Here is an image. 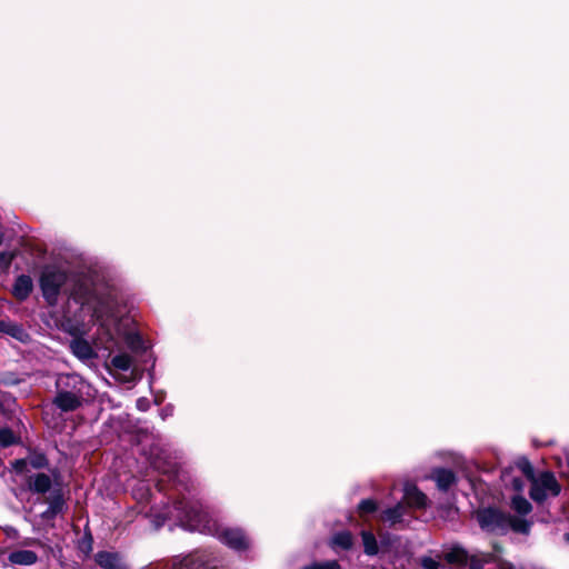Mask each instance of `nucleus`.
<instances>
[{
    "label": "nucleus",
    "instance_id": "f257e3e1",
    "mask_svg": "<svg viewBox=\"0 0 569 569\" xmlns=\"http://www.w3.org/2000/svg\"><path fill=\"white\" fill-rule=\"evenodd\" d=\"M52 405L62 412L78 410L83 402L82 379L78 375H62L56 381Z\"/></svg>",
    "mask_w": 569,
    "mask_h": 569
},
{
    "label": "nucleus",
    "instance_id": "f03ea898",
    "mask_svg": "<svg viewBox=\"0 0 569 569\" xmlns=\"http://www.w3.org/2000/svg\"><path fill=\"white\" fill-rule=\"evenodd\" d=\"M68 280V272L56 266H46L39 278V286L44 300L53 306L57 303L61 288Z\"/></svg>",
    "mask_w": 569,
    "mask_h": 569
},
{
    "label": "nucleus",
    "instance_id": "7ed1b4c3",
    "mask_svg": "<svg viewBox=\"0 0 569 569\" xmlns=\"http://www.w3.org/2000/svg\"><path fill=\"white\" fill-rule=\"evenodd\" d=\"M507 512L495 506L479 508L476 511V519L479 527L490 533H507Z\"/></svg>",
    "mask_w": 569,
    "mask_h": 569
},
{
    "label": "nucleus",
    "instance_id": "20e7f679",
    "mask_svg": "<svg viewBox=\"0 0 569 569\" xmlns=\"http://www.w3.org/2000/svg\"><path fill=\"white\" fill-rule=\"evenodd\" d=\"M48 508L41 513L43 520H53L67 510V499L62 488H53L46 497Z\"/></svg>",
    "mask_w": 569,
    "mask_h": 569
},
{
    "label": "nucleus",
    "instance_id": "39448f33",
    "mask_svg": "<svg viewBox=\"0 0 569 569\" xmlns=\"http://www.w3.org/2000/svg\"><path fill=\"white\" fill-rule=\"evenodd\" d=\"M219 539L222 543L237 551H244L249 548L247 536L242 529L226 528L219 532Z\"/></svg>",
    "mask_w": 569,
    "mask_h": 569
},
{
    "label": "nucleus",
    "instance_id": "423d86ee",
    "mask_svg": "<svg viewBox=\"0 0 569 569\" xmlns=\"http://www.w3.org/2000/svg\"><path fill=\"white\" fill-rule=\"evenodd\" d=\"M94 560L102 569H129L126 558L120 552L101 550L96 553Z\"/></svg>",
    "mask_w": 569,
    "mask_h": 569
},
{
    "label": "nucleus",
    "instance_id": "0eeeda50",
    "mask_svg": "<svg viewBox=\"0 0 569 569\" xmlns=\"http://www.w3.org/2000/svg\"><path fill=\"white\" fill-rule=\"evenodd\" d=\"M428 497L413 483H407L403 489V505L406 508L426 509Z\"/></svg>",
    "mask_w": 569,
    "mask_h": 569
},
{
    "label": "nucleus",
    "instance_id": "6e6552de",
    "mask_svg": "<svg viewBox=\"0 0 569 569\" xmlns=\"http://www.w3.org/2000/svg\"><path fill=\"white\" fill-rule=\"evenodd\" d=\"M28 489L32 493L37 495H46L51 492L53 489L51 477L44 472H38L29 476L27 478Z\"/></svg>",
    "mask_w": 569,
    "mask_h": 569
},
{
    "label": "nucleus",
    "instance_id": "1a4fd4ad",
    "mask_svg": "<svg viewBox=\"0 0 569 569\" xmlns=\"http://www.w3.org/2000/svg\"><path fill=\"white\" fill-rule=\"evenodd\" d=\"M33 290V282L30 276L20 274L16 278L11 295L17 301H26Z\"/></svg>",
    "mask_w": 569,
    "mask_h": 569
},
{
    "label": "nucleus",
    "instance_id": "9d476101",
    "mask_svg": "<svg viewBox=\"0 0 569 569\" xmlns=\"http://www.w3.org/2000/svg\"><path fill=\"white\" fill-rule=\"evenodd\" d=\"M71 296L78 303L84 305L89 302L93 297L90 280L87 277H78L74 281Z\"/></svg>",
    "mask_w": 569,
    "mask_h": 569
},
{
    "label": "nucleus",
    "instance_id": "9b49d317",
    "mask_svg": "<svg viewBox=\"0 0 569 569\" xmlns=\"http://www.w3.org/2000/svg\"><path fill=\"white\" fill-rule=\"evenodd\" d=\"M430 478L436 481L437 488L443 492L448 491L457 482L456 473L451 469L442 467L435 468Z\"/></svg>",
    "mask_w": 569,
    "mask_h": 569
},
{
    "label": "nucleus",
    "instance_id": "f8f14e48",
    "mask_svg": "<svg viewBox=\"0 0 569 569\" xmlns=\"http://www.w3.org/2000/svg\"><path fill=\"white\" fill-rule=\"evenodd\" d=\"M70 349L73 356L80 360H91L97 357V352L90 342L82 337L73 338L70 342Z\"/></svg>",
    "mask_w": 569,
    "mask_h": 569
},
{
    "label": "nucleus",
    "instance_id": "ddd939ff",
    "mask_svg": "<svg viewBox=\"0 0 569 569\" xmlns=\"http://www.w3.org/2000/svg\"><path fill=\"white\" fill-rule=\"evenodd\" d=\"M174 508L179 511H181L183 519L191 526L197 527L201 520H202V512L200 509L191 505L189 502H186L183 500H179L174 503Z\"/></svg>",
    "mask_w": 569,
    "mask_h": 569
},
{
    "label": "nucleus",
    "instance_id": "4468645a",
    "mask_svg": "<svg viewBox=\"0 0 569 569\" xmlns=\"http://www.w3.org/2000/svg\"><path fill=\"white\" fill-rule=\"evenodd\" d=\"M533 481L552 497H557L561 492V485L558 482L552 471H542L539 478L536 477Z\"/></svg>",
    "mask_w": 569,
    "mask_h": 569
},
{
    "label": "nucleus",
    "instance_id": "2eb2a0df",
    "mask_svg": "<svg viewBox=\"0 0 569 569\" xmlns=\"http://www.w3.org/2000/svg\"><path fill=\"white\" fill-rule=\"evenodd\" d=\"M151 466L156 471L167 476L169 479H173L178 475L179 468L177 462L168 458H163L160 455H157L151 459Z\"/></svg>",
    "mask_w": 569,
    "mask_h": 569
},
{
    "label": "nucleus",
    "instance_id": "dca6fc26",
    "mask_svg": "<svg viewBox=\"0 0 569 569\" xmlns=\"http://www.w3.org/2000/svg\"><path fill=\"white\" fill-rule=\"evenodd\" d=\"M405 512L406 506L400 501L393 507L385 509L380 515V519L385 522H389L390 527H395L397 523L402 522Z\"/></svg>",
    "mask_w": 569,
    "mask_h": 569
},
{
    "label": "nucleus",
    "instance_id": "f3484780",
    "mask_svg": "<svg viewBox=\"0 0 569 569\" xmlns=\"http://www.w3.org/2000/svg\"><path fill=\"white\" fill-rule=\"evenodd\" d=\"M9 561L13 565L31 566L38 561V555L27 549L14 550L9 553Z\"/></svg>",
    "mask_w": 569,
    "mask_h": 569
},
{
    "label": "nucleus",
    "instance_id": "a211bd4d",
    "mask_svg": "<svg viewBox=\"0 0 569 569\" xmlns=\"http://www.w3.org/2000/svg\"><path fill=\"white\" fill-rule=\"evenodd\" d=\"M531 522L525 518L508 515L507 530L511 529L513 532L528 535L531 529Z\"/></svg>",
    "mask_w": 569,
    "mask_h": 569
},
{
    "label": "nucleus",
    "instance_id": "6ab92c4d",
    "mask_svg": "<svg viewBox=\"0 0 569 569\" xmlns=\"http://www.w3.org/2000/svg\"><path fill=\"white\" fill-rule=\"evenodd\" d=\"M379 510V503L373 498L362 499L357 506V512L362 520H367L368 516Z\"/></svg>",
    "mask_w": 569,
    "mask_h": 569
},
{
    "label": "nucleus",
    "instance_id": "aec40b11",
    "mask_svg": "<svg viewBox=\"0 0 569 569\" xmlns=\"http://www.w3.org/2000/svg\"><path fill=\"white\" fill-rule=\"evenodd\" d=\"M363 551L367 556H376L379 552V543L371 531H361Z\"/></svg>",
    "mask_w": 569,
    "mask_h": 569
},
{
    "label": "nucleus",
    "instance_id": "412c9836",
    "mask_svg": "<svg viewBox=\"0 0 569 569\" xmlns=\"http://www.w3.org/2000/svg\"><path fill=\"white\" fill-rule=\"evenodd\" d=\"M29 465L37 470L49 469V459L42 451L32 450L28 455Z\"/></svg>",
    "mask_w": 569,
    "mask_h": 569
},
{
    "label": "nucleus",
    "instance_id": "4be33fe9",
    "mask_svg": "<svg viewBox=\"0 0 569 569\" xmlns=\"http://www.w3.org/2000/svg\"><path fill=\"white\" fill-rule=\"evenodd\" d=\"M510 506L520 516H527L532 511L531 503L521 495L513 496Z\"/></svg>",
    "mask_w": 569,
    "mask_h": 569
},
{
    "label": "nucleus",
    "instance_id": "5701e85b",
    "mask_svg": "<svg viewBox=\"0 0 569 569\" xmlns=\"http://www.w3.org/2000/svg\"><path fill=\"white\" fill-rule=\"evenodd\" d=\"M332 542L343 550H350L353 546V538L350 531H340L333 536Z\"/></svg>",
    "mask_w": 569,
    "mask_h": 569
},
{
    "label": "nucleus",
    "instance_id": "b1692460",
    "mask_svg": "<svg viewBox=\"0 0 569 569\" xmlns=\"http://www.w3.org/2000/svg\"><path fill=\"white\" fill-rule=\"evenodd\" d=\"M446 560L449 563L465 565L468 561V553L462 548H452L447 555Z\"/></svg>",
    "mask_w": 569,
    "mask_h": 569
},
{
    "label": "nucleus",
    "instance_id": "393cba45",
    "mask_svg": "<svg viewBox=\"0 0 569 569\" xmlns=\"http://www.w3.org/2000/svg\"><path fill=\"white\" fill-rule=\"evenodd\" d=\"M516 466L529 481L535 480V478H536L535 468L527 457H520L516 461Z\"/></svg>",
    "mask_w": 569,
    "mask_h": 569
},
{
    "label": "nucleus",
    "instance_id": "a878e982",
    "mask_svg": "<svg viewBox=\"0 0 569 569\" xmlns=\"http://www.w3.org/2000/svg\"><path fill=\"white\" fill-rule=\"evenodd\" d=\"M19 442V438L14 435L10 428H0V446L2 448H9Z\"/></svg>",
    "mask_w": 569,
    "mask_h": 569
},
{
    "label": "nucleus",
    "instance_id": "bb28decb",
    "mask_svg": "<svg viewBox=\"0 0 569 569\" xmlns=\"http://www.w3.org/2000/svg\"><path fill=\"white\" fill-rule=\"evenodd\" d=\"M111 363L114 368L127 371L132 365V358L128 353H119L113 356Z\"/></svg>",
    "mask_w": 569,
    "mask_h": 569
},
{
    "label": "nucleus",
    "instance_id": "cd10ccee",
    "mask_svg": "<svg viewBox=\"0 0 569 569\" xmlns=\"http://www.w3.org/2000/svg\"><path fill=\"white\" fill-rule=\"evenodd\" d=\"M4 333L9 335L10 337H12L21 342H24L26 339L28 338V333L26 332L23 327L21 325L12 323V322H10L8 328L4 329Z\"/></svg>",
    "mask_w": 569,
    "mask_h": 569
},
{
    "label": "nucleus",
    "instance_id": "c85d7f7f",
    "mask_svg": "<svg viewBox=\"0 0 569 569\" xmlns=\"http://www.w3.org/2000/svg\"><path fill=\"white\" fill-rule=\"evenodd\" d=\"M531 482V487H530V490H529V496L530 498L538 502V503H542L543 501H546L547 499V496H548V492L545 491L539 485H537L535 481H530Z\"/></svg>",
    "mask_w": 569,
    "mask_h": 569
},
{
    "label": "nucleus",
    "instance_id": "c756f323",
    "mask_svg": "<svg viewBox=\"0 0 569 569\" xmlns=\"http://www.w3.org/2000/svg\"><path fill=\"white\" fill-rule=\"evenodd\" d=\"M14 257L16 254L13 252H0V271H7L10 268Z\"/></svg>",
    "mask_w": 569,
    "mask_h": 569
},
{
    "label": "nucleus",
    "instance_id": "7c9ffc66",
    "mask_svg": "<svg viewBox=\"0 0 569 569\" xmlns=\"http://www.w3.org/2000/svg\"><path fill=\"white\" fill-rule=\"evenodd\" d=\"M28 458L16 459L11 461V468L14 472L21 475L28 471Z\"/></svg>",
    "mask_w": 569,
    "mask_h": 569
},
{
    "label": "nucleus",
    "instance_id": "2f4dec72",
    "mask_svg": "<svg viewBox=\"0 0 569 569\" xmlns=\"http://www.w3.org/2000/svg\"><path fill=\"white\" fill-rule=\"evenodd\" d=\"M50 471V477H51V480H52V487L53 488H62V476H61V472L60 470L54 467L52 469H49Z\"/></svg>",
    "mask_w": 569,
    "mask_h": 569
},
{
    "label": "nucleus",
    "instance_id": "473e14b6",
    "mask_svg": "<svg viewBox=\"0 0 569 569\" xmlns=\"http://www.w3.org/2000/svg\"><path fill=\"white\" fill-rule=\"evenodd\" d=\"M128 343L132 350H139L143 348V339L138 333L130 336L128 339Z\"/></svg>",
    "mask_w": 569,
    "mask_h": 569
},
{
    "label": "nucleus",
    "instance_id": "72a5a7b5",
    "mask_svg": "<svg viewBox=\"0 0 569 569\" xmlns=\"http://www.w3.org/2000/svg\"><path fill=\"white\" fill-rule=\"evenodd\" d=\"M310 569H340V565L337 560L326 561L321 563H313L309 566Z\"/></svg>",
    "mask_w": 569,
    "mask_h": 569
},
{
    "label": "nucleus",
    "instance_id": "f704fd0d",
    "mask_svg": "<svg viewBox=\"0 0 569 569\" xmlns=\"http://www.w3.org/2000/svg\"><path fill=\"white\" fill-rule=\"evenodd\" d=\"M420 566L423 569H438L439 563L431 557H422L420 559Z\"/></svg>",
    "mask_w": 569,
    "mask_h": 569
},
{
    "label": "nucleus",
    "instance_id": "c9c22d12",
    "mask_svg": "<svg viewBox=\"0 0 569 569\" xmlns=\"http://www.w3.org/2000/svg\"><path fill=\"white\" fill-rule=\"evenodd\" d=\"M136 407L140 411H148L150 409V400L147 397H140L136 401Z\"/></svg>",
    "mask_w": 569,
    "mask_h": 569
},
{
    "label": "nucleus",
    "instance_id": "e433bc0d",
    "mask_svg": "<svg viewBox=\"0 0 569 569\" xmlns=\"http://www.w3.org/2000/svg\"><path fill=\"white\" fill-rule=\"evenodd\" d=\"M511 485H512V489L516 491V492H521L523 490V481L521 478L519 477H515L511 481Z\"/></svg>",
    "mask_w": 569,
    "mask_h": 569
},
{
    "label": "nucleus",
    "instance_id": "4c0bfd02",
    "mask_svg": "<svg viewBox=\"0 0 569 569\" xmlns=\"http://www.w3.org/2000/svg\"><path fill=\"white\" fill-rule=\"evenodd\" d=\"M1 382L3 385H7V386H13V385H18L20 382V380L19 379H12V378H3L1 380Z\"/></svg>",
    "mask_w": 569,
    "mask_h": 569
},
{
    "label": "nucleus",
    "instance_id": "58836bf2",
    "mask_svg": "<svg viewBox=\"0 0 569 569\" xmlns=\"http://www.w3.org/2000/svg\"><path fill=\"white\" fill-rule=\"evenodd\" d=\"M69 335L73 336L74 338L77 337H81L80 336V330L78 327L76 326H72L69 330H67Z\"/></svg>",
    "mask_w": 569,
    "mask_h": 569
},
{
    "label": "nucleus",
    "instance_id": "ea45409f",
    "mask_svg": "<svg viewBox=\"0 0 569 569\" xmlns=\"http://www.w3.org/2000/svg\"><path fill=\"white\" fill-rule=\"evenodd\" d=\"M9 411L7 410L4 403L0 400V415L8 417Z\"/></svg>",
    "mask_w": 569,
    "mask_h": 569
},
{
    "label": "nucleus",
    "instance_id": "a19ab883",
    "mask_svg": "<svg viewBox=\"0 0 569 569\" xmlns=\"http://www.w3.org/2000/svg\"><path fill=\"white\" fill-rule=\"evenodd\" d=\"M471 569H481V563L478 560H472L470 563Z\"/></svg>",
    "mask_w": 569,
    "mask_h": 569
},
{
    "label": "nucleus",
    "instance_id": "79ce46f5",
    "mask_svg": "<svg viewBox=\"0 0 569 569\" xmlns=\"http://www.w3.org/2000/svg\"><path fill=\"white\" fill-rule=\"evenodd\" d=\"M9 325L10 322L0 321V332L4 333V329H7Z\"/></svg>",
    "mask_w": 569,
    "mask_h": 569
},
{
    "label": "nucleus",
    "instance_id": "37998d69",
    "mask_svg": "<svg viewBox=\"0 0 569 569\" xmlns=\"http://www.w3.org/2000/svg\"><path fill=\"white\" fill-rule=\"evenodd\" d=\"M88 538H89L88 550H91L92 549V536H91V533H88Z\"/></svg>",
    "mask_w": 569,
    "mask_h": 569
},
{
    "label": "nucleus",
    "instance_id": "c03bdc74",
    "mask_svg": "<svg viewBox=\"0 0 569 569\" xmlns=\"http://www.w3.org/2000/svg\"><path fill=\"white\" fill-rule=\"evenodd\" d=\"M157 487H158V489H159V490H162V486H161V482H160V481H159V482H157Z\"/></svg>",
    "mask_w": 569,
    "mask_h": 569
},
{
    "label": "nucleus",
    "instance_id": "a18cd8bd",
    "mask_svg": "<svg viewBox=\"0 0 569 569\" xmlns=\"http://www.w3.org/2000/svg\"><path fill=\"white\" fill-rule=\"evenodd\" d=\"M302 569H310V568H309V566H307V567H305V568H302Z\"/></svg>",
    "mask_w": 569,
    "mask_h": 569
}]
</instances>
